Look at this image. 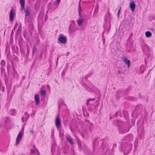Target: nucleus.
I'll list each match as a JSON object with an SVG mask.
<instances>
[{"label":"nucleus","instance_id":"obj_1","mask_svg":"<svg viewBox=\"0 0 155 155\" xmlns=\"http://www.w3.org/2000/svg\"><path fill=\"white\" fill-rule=\"evenodd\" d=\"M119 130L120 133L121 134H123L128 131L129 130V128L127 125L125 124H123L122 126L119 127Z\"/></svg>","mask_w":155,"mask_h":155},{"label":"nucleus","instance_id":"obj_2","mask_svg":"<svg viewBox=\"0 0 155 155\" xmlns=\"http://www.w3.org/2000/svg\"><path fill=\"white\" fill-rule=\"evenodd\" d=\"M122 146L127 148L126 150H127V151L126 152L124 151L123 153L124 154L126 155L129 153L130 152L132 147V144L130 143H127L125 142L124 143H123Z\"/></svg>","mask_w":155,"mask_h":155},{"label":"nucleus","instance_id":"obj_3","mask_svg":"<svg viewBox=\"0 0 155 155\" xmlns=\"http://www.w3.org/2000/svg\"><path fill=\"white\" fill-rule=\"evenodd\" d=\"M58 40L60 43L63 44H66L67 42V38L66 36L63 35L62 34L59 35Z\"/></svg>","mask_w":155,"mask_h":155},{"label":"nucleus","instance_id":"obj_4","mask_svg":"<svg viewBox=\"0 0 155 155\" xmlns=\"http://www.w3.org/2000/svg\"><path fill=\"white\" fill-rule=\"evenodd\" d=\"M23 132L24 128H23L22 130H21L18 133L16 141V145H17L19 143L20 140L22 139V135L23 133Z\"/></svg>","mask_w":155,"mask_h":155},{"label":"nucleus","instance_id":"obj_5","mask_svg":"<svg viewBox=\"0 0 155 155\" xmlns=\"http://www.w3.org/2000/svg\"><path fill=\"white\" fill-rule=\"evenodd\" d=\"M94 98H90L87 100V105L88 106V109L90 110H92V108L90 107V106L92 104V101H94L95 100Z\"/></svg>","mask_w":155,"mask_h":155},{"label":"nucleus","instance_id":"obj_6","mask_svg":"<svg viewBox=\"0 0 155 155\" xmlns=\"http://www.w3.org/2000/svg\"><path fill=\"white\" fill-rule=\"evenodd\" d=\"M55 123L57 127L60 128L61 126V123L58 116L56 118Z\"/></svg>","mask_w":155,"mask_h":155},{"label":"nucleus","instance_id":"obj_7","mask_svg":"<svg viewBox=\"0 0 155 155\" xmlns=\"http://www.w3.org/2000/svg\"><path fill=\"white\" fill-rule=\"evenodd\" d=\"M11 89V87H9L7 88V94L8 97H11L13 95L15 94V91H12L10 92V90Z\"/></svg>","mask_w":155,"mask_h":155},{"label":"nucleus","instance_id":"obj_8","mask_svg":"<svg viewBox=\"0 0 155 155\" xmlns=\"http://www.w3.org/2000/svg\"><path fill=\"white\" fill-rule=\"evenodd\" d=\"M130 7L132 12H134L135 9L136 5L134 2H131L130 3Z\"/></svg>","mask_w":155,"mask_h":155},{"label":"nucleus","instance_id":"obj_9","mask_svg":"<svg viewBox=\"0 0 155 155\" xmlns=\"http://www.w3.org/2000/svg\"><path fill=\"white\" fill-rule=\"evenodd\" d=\"M65 137L67 140L69 141L71 144H74V142L72 140L71 137L68 134H66Z\"/></svg>","mask_w":155,"mask_h":155},{"label":"nucleus","instance_id":"obj_10","mask_svg":"<svg viewBox=\"0 0 155 155\" xmlns=\"http://www.w3.org/2000/svg\"><path fill=\"white\" fill-rule=\"evenodd\" d=\"M83 86L89 92L91 91H94L95 90H96L97 89V88L95 87L94 88H91L90 87H88L85 83L84 84Z\"/></svg>","mask_w":155,"mask_h":155},{"label":"nucleus","instance_id":"obj_11","mask_svg":"<svg viewBox=\"0 0 155 155\" xmlns=\"http://www.w3.org/2000/svg\"><path fill=\"white\" fill-rule=\"evenodd\" d=\"M29 117V115L26 112L22 117L21 120L23 122L26 121Z\"/></svg>","mask_w":155,"mask_h":155},{"label":"nucleus","instance_id":"obj_12","mask_svg":"<svg viewBox=\"0 0 155 155\" xmlns=\"http://www.w3.org/2000/svg\"><path fill=\"white\" fill-rule=\"evenodd\" d=\"M25 2V0H19V2L21 5V9L22 11H23L24 9Z\"/></svg>","mask_w":155,"mask_h":155},{"label":"nucleus","instance_id":"obj_13","mask_svg":"<svg viewBox=\"0 0 155 155\" xmlns=\"http://www.w3.org/2000/svg\"><path fill=\"white\" fill-rule=\"evenodd\" d=\"M13 14L14 12L13 10V8H12L11 10L10 11V14H9V17H10V20L11 22H12L13 21Z\"/></svg>","mask_w":155,"mask_h":155},{"label":"nucleus","instance_id":"obj_14","mask_svg":"<svg viewBox=\"0 0 155 155\" xmlns=\"http://www.w3.org/2000/svg\"><path fill=\"white\" fill-rule=\"evenodd\" d=\"M123 60L124 62L127 65L128 68H129L130 66V61L125 57L124 58Z\"/></svg>","mask_w":155,"mask_h":155},{"label":"nucleus","instance_id":"obj_15","mask_svg":"<svg viewBox=\"0 0 155 155\" xmlns=\"http://www.w3.org/2000/svg\"><path fill=\"white\" fill-rule=\"evenodd\" d=\"M69 30L70 32L72 33L76 31V28L75 26L71 25L69 26Z\"/></svg>","mask_w":155,"mask_h":155},{"label":"nucleus","instance_id":"obj_16","mask_svg":"<svg viewBox=\"0 0 155 155\" xmlns=\"http://www.w3.org/2000/svg\"><path fill=\"white\" fill-rule=\"evenodd\" d=\"M35 101L36 104L38 105L40 101V98L38 94H36L35 96Z\"/></svg>","mask_w":155,"mask_h":155},{"label":"nucleus","instance_id":"obj_17","mask_svg":"<svg viewBox=\"0 0 155 155\" xmlns=\"http://www.w3.org/2000/svg\"><path fill=\"white\" fill-rule=\"evenodd\" d=\"M142 50L144 52H148L149 51V47L146 45H145L142 47Z\"/></svg>","mask_w":155,"mask_h":155},{"label":"nucleus","instance_id":"obj_18","mask_svg":"<svg viewBox=\"0 0 155 155\" xmlns=\"http://www.w3.org/2000/svg\"><path fill=\"white\" fill-rule=\"evenodd\" d=\"M133 136L132 134H129L126 137V139L128 141H130L132 140Z\"/></svg>","mask_w":155,"mask_h":155},{"label":"nucleus","instance_id":"obj_19","mask_svg":"<svg viewBox=\"0 0 155 155\" xmlns=\"http://www.w3.org/2000/svg\"><path fill=\"white\" fill-rule=\"evenodd\" d=\"M83 20L82 19H79L77 20V22L78 23V26H80L82 24Z\"/></svg>","mask_w":155,"mask_h":155},{"label":"nucleus","instance_id":"obj_20","mask_svg":"<svg viewBox=\"0 0 155 155\" xmlns=\"http://www.w3.org/2000/svg\"><path fill=\"white\" fill-rule=\"evenodd\" d=\"M145 35L147 37L149 38L151 36L152 34L150 31H147L145 33Z\"/></svg>","mask_w":155,"mask_h":155},{"label":"nucleus","instance_id":"obj_21","mask_svg":"<svg viewBox=\"0 0 155 155\" xmlns=\"http://www.w3.org/2000/svg\"><path fill=\"white\" fill-rule=\"evenodd\" d=\"M21 24H20L19 25L18 28L17 30L16 34H18L21 31Z\"/></svg>","mask_w":155,"mask_h":155},{"label":"nucleus","instance_id":"obj_22","mask_svg":"<svg viewBox=\"0 0 155 155\" xmlns=\"http://www.w3.org/2000/svg\"><path fill=\"white\" fill-rule=\"evenodd\" d=\"M25 14L26 16H28L29 15L30 12L28 9H26L25 10Z\"/></svg>","mask_w":155,"mask_h":155},{"label":"nucleus","instance_id":"obj_23","mask_svg":"<svg viewBox=\"0 0 155 155\" xmlns=\"http://www.w3.org/2000/svg\"><path fill=\"white\" fill-rule=\"evenodd\" d=\"M78 12H79V13H80L81 12V2H79L78 5Z\"/></svg>","mask_w":155,"mask_h":155},{"label":"nucleus","instance_id":"obj_24","mask_svg":"<svg viewBox=\"0 0 155 155\" xmlns=\"http://www.w3.org/2000/svg\"><path fill=\"white\" fill-rule=\"evenodd\" d=\"M37 51V48L36 47H35V46H34L33 47L32 51V55H34V53H35V52Z\"/></svg>","mask_w":155,"mask_h":155},{"label":"nucleus","instance_id":"obj_25","mask_svg":"<svg viewBox=\"0 0 155 155\" xmlns=\"http://www.w3.org/2000/svg\"><path fill=\"white\" fill-rule=\"evenodd\" d=\"M105 25H106V24H104V29L105 30H106L107 31H108L109 30V29H110V23H109L108 24V26H109V28L108 29H107L106 27H105Z\"/></svg>","mask_w":155,"mask_h":155},{"label":"nucleus","instance_id":"obj_26","mask_svg":"<svg viewBox=\"0 0 155 155\" xmlns=\"http://www.w3.org/2000/svg\"><path fill=\"white\" fill-rule=\"evenodd\" d=\"M140 70L141 72L142 73L144 71V67L143 65H141L140 68Z\"/></svg>","mask_w":155,"mask_h":155},{"label":"nucleus","instance_id":"obj_27","mask_svg":"<svg viewBox=\"0 0 155 155\" xmlns=\"http://www.w3.org/2000/svg\"><path fill=\"white\" fill-rule=\"evenodd\" d=\"M10 112L11 114L13 115L15 114V110H12L10 111Z\"/></svg>","mask_w":155,"mask_h":155},{"label":"nucleus","instance_id":"obj_28","mask_svg":"<svg viewBox=\"0 0 155 155\" xmlns=\"http://www.w3.org/2000/svg\"><path fill=\"white\" fill-rule=\"evenodd\" d=\"M37 152V150H35L31 149V153L32 154H35L36 152Z\"/></svg>","mask_w":155,"mask_h":155},{"label":"nucleus","instance_id":"obj_29","mask_svg":"<svg viewBox=\"0 0 155 155\" xmlns=\"http://www.w3.org/2000/svg\"><path fill=\"white\" fill-rule=\"evenodd\" d=\"M41 94L43 95H45L46 94L45 91V90H42L41 92Z\"/></svg>","mask_w":155,"mask_h":155},{"label":"nucleus","instance_id":"obj_30","mask_svg":"<svg viewBox=\"0 0 155 155\" xmlns=\"http://www.w3.org/2000/svg\"><path fill=\"white\" fill-rule=\"evenodd\" d=\"M1 65L2 66H4L5 65V62L4 60H2L1 62Z\"/></svg>","mask_w":155,"mask_h":155},{"label":"nucleus","instance_id":"obj_31","mask_svg":"<svg viewBox=\"0 0 155 155\" xmlns=\"http://www.w3.org/2000/svg\"><path fill=\"white\" fill-rule=\"evenodd\" d=\"M18 25V24L17 23H16L15 24L14 27V30H15L16 29V28H17V27Z\"/></svg>","mask_w":155,"mask_h":155},{"label":"nucleus","instance_id":"obj_32","mask_svg":"<svg viewBox=\"0 0 155 155\" xmlns=\"http://www.w3.org/2000/svg\"><path fill=\"white\" fill-rule=\"evenodd\" d=\"M121 7H120V9H119V11H118V14H117V16H118V17L119 18V13L121 10Z\"/></svg>","mask_w":155,"mask_h":155},{"label":"nucleus","instance_id":"obj_33","mask_svg":"<svg viewBox=\"0 0 155 155\" xmlns=\"http://www.w3.org/2000/svg\"><path fill=\"white\" fill-rule=\"evenodd\" d=\"M9 118L8 117H7L6 118V119L5 120V122H8L9 121Z\"/></svg>","mask_w":155,"mask_h":155},{"label":"nucleus","instance_id":"obj_34","mask_svg":"<svg viewBox=\"0 0 155 155\" xmlns=\"http://www.w3.org/2000/svg\"><path fill=\"white\" fill-rule=\"evenodd\" d=\"M61 0H57L56 2L57 3H56V4L57 5L58 4H59Z\"/></svg>","mask_w":155,"mask_h":155},{"label":"nucleus","instance_id":"obj_35","mask_svg":"<svg viewBox=\"0 0 155 155\" xmlns=\"http://www.w3.org/2000/svg\"><path fill=\"white\" fill-rule=\"evenodd\" d=\"M90 76V75H87L85 76V78L86 79H87V78H88Z\"/></svg>","mask_w":155,"mask_h":155},{"label":"nucleus","instance_id":"obj_36","mask_svg":"<svg viewBox=\"0 0 155 155\" xmlns=\"http://www.w3.org/2000/svg\"><path fill=\"white\" fill-rule=\"evenodd\" d=\"M36 150H37V155H40L39 153V152L38 151V149H36Z\"/></svg>","mask_w":155,"mask_h":155},{"label":"nucleus","instance_id":"obj_37","mask_svg":"<svg viewBox=\"0 0 155 155\" xmlns=\"http://www.w3.org/2000/svg\"><path fill=\"white\" fill-rule=\"evenodd\" d=\"M2 91L4 92L5 91V88L3 87H2Z\"/></svg>","mask_w":155,"mask_h":155},{"label":"nucleus","instance_id":"obj_38","mask_svg":"<svg viewBox=\"0 0 155 155\" xmlns=\"http://www.w3.org/2000/svg\"><path fill=\"white\" fill-rule=\"evenodd\" d=\"M105 41V39L104 38H103V42L104 43V42Z\"/></svg>","mask_w":155,"mask_h":155},{"label":"nucleus","instance_id":"obj_39","mask_svg":"<svg viewBox=\"0 0 155 155\" xmlns=\"http://www.w3.org/2000/svg\"><path fill=\"white\" fill-rule=\"evenodd\" d=\"M127 114V111H124L123 112V114H124V115L125 114Z\"/></svg>","mask_w":155,"mask_h":155},{"label":"nucleus","instance_id":"obj_40","mask_svg":"<svg viewBox=\"0 0 155 155\" xmlns=\"http://www.w3.org/2000/svg\"><path fill=\"white\" fill-rule=\"evenodd\" d=\"M30 132L33 134L34 133V131L33 130H31L30 131Z\"/></svg>","mask_w":155,"mask_h":155},{"label":"nucleus","instance_id":"obj_41","mask_svg":"<svg viewBox=\"0 0 155 155\" xmlns=\"http://www.w3.org/2000/svg\"><path fill=\"white\" fill-rule=\"evenodd\" d=\"M116 147V144H115L113 146V148H114V147Z\"/></svg>","mask_w":155,"mask_h":155},{"label":"nucleus","instance_id":"obj_42","mask_svg":"<svg viewBox=\"0 0 155 155\" xmlns=\"http://www.w3.org/2000/svg\"><path fill=\"white\" fill-rule=\"evenodd\" d=\"M98 6H97V9H96L97 12H98Z\"/></svg>","mask_w":155,"mask_h":155},{"label":"nucleus","instance_id":"obj_43","mask_svg":"<svg viewBox=\"0 0 155 155\" xmlns=\"http://www.w3.org/2000/svg\"><path fill=\"white\" fill-rule=\"evenodd\" d=\"M118 72L119 73H121V72L119 70H118Z\"/></svg>","mask_w":155,"mask_h":155},{"label":"nucleus","instance_id":"obj_44","mask_svg":"<svg viewBox=\"0 0 155 155\" xmlns=\"http://www.w3.org/2000/svg\"><path fill=\"white\" fill-rule=\"evenodd\" d=\"M131 36H129V39H131Z\"/></svg>","mask_w":155,"mask_h":155},{"label":"nucleus","instance_id":"obj_45","mask_svg":"<svg viewBox=\"0 0 155 155\" xmlns=\"http://www.w3.org/2000/svg\"><path fill=\"white\" fill-rule=\"evenodd\" d=\"M133 35V34L132 33H131L130 34V36L131 37L132 36V35Z\"/></svg>","mask_w":155,"mask_h":155},{"label":"nucleus","instance_id":"obj_46","mask_svg":"<svg viewBox=\"0 0 155 155\" xmlns=\"http://www.w3.org/2000/svg\"><path fill=\"white\" fill-rule=\"evenodd\" d=\"M97 105H98L99 104V103L98 101H97Z\"/></svg>","mask_w":155,"mask_h":155},{"label":"nucleus","instance_id":"obj_47","mask_svg":"<svg viewBox=\"0 0 155 155\" xmlns=\"http://www.w3.org/2000/svg\"><path fill=\"white\" fill-rule=\"evenodd\" d=\"M29 51V49L28 48L27 49V52H28H28Z\"/></svg>","mask_w":155,"mask_h":155},{"label":"nucleus","instance_id":"obj_48","mask_svg":"<svg viewBox=\"0 0 155 155\" xmlns=\"http://www.w3.org/2000/svg\"><path fill=\"white\" fill-rule=\"evenodd\" d=\"M70 129H71V130L72 131H72V129H71V127H70Z\"/></svg>","mask_w":155,"mask_h":155},{"label":"nucleus","instance_id":"obj_49","mask_svg":"<svg viewBox=\"0 0 155 155\" xmlns=\"http://www.w3.org/2000/svg\"><path fill=\"white\" fill-rule=\"evenodd\" d=\"M58 58H59V57H58L57 58V62H58Z\"/></svg>","mask_w":155,"mask_h":155},{"label":"nucleus","instance_id":"obj_50","mask_svg":"<svg viewBox=\"0 0 155 155\" xmlns=\"http://www.w3.org/2000/svg\"><path fill=\"white\" fill-rule=\"evenodd\" d=\"M13 33V30H12V32H11V33Z\"/></svg>","mask_w":155,"mask_h":155},{"label":"nucleus","instance_id":"obj_51","mask_svg":"<svg viewBox=\"0 0 155 155\" xmlns=\"http://www.w3.org/2000/svg\"><path fill=\"white\" fill-rule=\"evenodd\" d=\"M72 22H74V21H71Z\"/></svg>","mask_w":155,"mask_h":155},{"label":"nucleus","instance_id":"obj_52","mask_svg":"<svg viewBox=\"0 0 155 155\" xmlns=\"http://www.w3.org/2000/svg\"><path fill=\"white\" fill-rule=\"evenodd\" d=\"M82 0H80V2H81V1H82Z\"/></svg>","mask_w":155,"mask_h":155},{"label":"nucleus","instance_id":"obj_53","mask_svg":"<svg viewBox=\"0 0 155 155\" xmlns=\"http://www.w3.org/2000/svg\"><path fill=\"white\" fill-rule=\"evenodd\" d=\"M118 113V112H117V113H116V114H117Z\"/></svg>","mask_w":155,"mask_h":155},{"label":"nucleus","instance_id":"obj_54","mask_svg":"<svg viewBox=\"0 0 155 155\" xmlns=\"http://www.w3.org/2000/svg\"><path fill=\"white\" fill-rule=\"evenodd\" d=\"M96 10H95V12H96Z\"/></svg>","mask_w":155,"mask_h":155}]
</instances>
